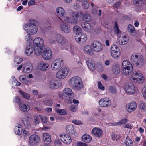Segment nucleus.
Wrapping results in <instances>:
<instances>
[{"mask_svg":"<svg viewBox=\"0 0 146 146\" xmlns=\"http://www.w3.org/2000/svg\"><path fill=\"white\" fill-rule=\"evenodd\" d=\"M133 67L130 65V67H123L122 72L123 75H129V80L135 83L140 84L143 82L144 78L143 74L139 71L133 73Z\"/></svg>","mask_w":146,"mask_h":146,"instance_id":"nucleus-1","label":"nucleus"},{"mask_svg":"<svg viewBox=\"0 0 146 146\" xmlns=\"http://www.w3.org/2000/svg\"><path fill=\"white\" fill-rule=\"evenodd\" d=\"M68 84L73 88L76 90H80L83 88L82 81L80 77L74 76L70 78Z\"/></svg>","mask_w":146,"mask_h":146,"instance_id":"nucleus-2","label":"nucleus"},{"mask_svg":"<svg viewBox=\"0 0 146 146\" xmlns=\"http://www.w3.org/2000/svg\"><path fill=\"white\" fill-rule=\"evenodd\" d=\"M33 42L35 54L37 56L40 55L43 50L44 44L43 40L41 38L37 37L34 40Z\"/></svg>","mask_w":146,"mask_h":146,"instance_id":"nucleus-3","label":"nucleus"},{"mask_svg":"<svg viewBox=\"0 0 146 146\" xmlns=\"http://www.w3.org/2000/svg\"><path fill=\"white\" fill-rule=\"evenodd\" d=\"M130 59L133 65L138 68L142 66L145 63L143 56L138 53L132 54L131 56Z\"/></svg>","mask_w":146,"mask_h":146,"instance_id":"nucleus-4","label":"nucleus"},{"mask_svg":"<svg viewBox=\"0 0 146 146\" xmlns=\"http://www.w3.org/2000/svg\"><path fill=\"white\" fill-rule=\"evenodd\" d=\"M35 21L33 19L29 21V24H25L24 26V29L29 35L35 34L37 31V28L35 25Z\"/></svg>","mask_w":146,"mask_h":146,"instance_id":"nucleus-5","label":"nucleus"},{"mask_svg":"<svg viewBox=\"0 0 146 146\" xmlns=\"http://www.w3.org/2000/svg\"><path fill=\"white\" fill-rule=\"evenodd\" d=\"M114 31L117 34V36L119 37V43L121 45H125L127 44L128 41V39L125 36L121 34V32L119 29L116 22H115Z\"/></svg>","mask_w":146,"mask_h":146,"instance_id":"nucleus-6","label":"nucleus"},{"mask_svg":"<svg viewBox=\"0 0 146 146\" xmlns=\"http://www.w3.org/2000/svg\"><path fill=\"white\" fill-rule=\"evenodd\" d=\"M71 15L72 17L71 18L68 17H64V19L66 22L70 23L71 25H74L76 24L77 23V19L79 17V14L75 12H71Z\"/></svg>","mask_w":146,"mask_h":146,"instance_id":"nucleus-7","label":"nucleus"},{"mask_svg":"<svg viewBox=\"0 0 146 146\" xmlns=\"http://www.w3.org/2000/svg\"><path fill=\"white\" fill-rule=\"evenodd\" d=\"M49 40L51 43L57 41L61 44H64L66 41V39L62 35L60 34H56L52 35Z\"/></svg>","mask_w":146,"mask_h":146,"instance_id":"nucleus-8","label":"nucleus"},{"mask_svg":"<svg viewBox=\"0 0 146 146\" xmlns=\"http://www.w3.org/2000/svg\"><path fill=\"white\" fill-rule=\"evenodd\" d=\"M69 71L68 68L66 67H64L57 72L56 77L59 79H64L67 76Z\"/></svg>","mask_w":146,"mask_h":146,"instance_id":"nucleus-9","label":"nucleus"},{"mask_svg":"<svg viewBox=\"0 0 146 146\" xmlns=\"http://www.w3.org/2000/svg\"><path fill=\"white\" fill-rule=\"evenodd\" d=\"M63 60L60 59H57L53 62L51 68L54 70H57L61 68L63 65Z\"/></svg>","mask_w":146,"mask_h":146,"instance_id":"nucleus-10","label":"nucleus"},{"mask_svg":"<svg viewBox=\"0 0 146 146\" xmlns=\"http://www.w3.org/2000/svg\"><path fill=\"white\" fill-rule=\"evenodd\" d=\"M40 141V137L37 135L34 134L31 135L29 138V144L31 145H34Z\"/></svg>","mask_w":146,"mask_h":146,"instance_id":"nucleus-11","label":"nucleus"},{"mask_svg":"<svg viewBox=\"0 0 146 146\" xmlns=\"http://www.w3.org/2000/svg\"><path fill=\"white\" fill-rule=\"evenodd\" d=\"M91 46L93 48L94 51L96 52H100L103 48L102 44L97 41L93 42L92 43Z\"/></svg>","mask_w":146,"mask_h":146,"instance_id":"nucleus-12","label":"nucleus"},{"mask_svg":"<svg viewBox=\"0 0 146 146\" xmlns=\"http://www.w3.org/2000/svg\"><path fill=\"white\" fill-rule=\"evenodd\" d=\"M111 104V101L106 97L101 98L99 101V106L101 107H108L110 106Z\"/></svg>","mask_w":146,"mask_h":146,"instance_id":"nucleus-13","label":"nucleus"},{"mask_svg":"<svg viewBox=\"0 0 146 146\" xmlns=\"http://www.w3.org/2000/svg\"><path fill=\"white\" fill-rule=\"evenodd\" d=\"M62 22L60 23L59 29L60 31L65 33H68L70 32L71 30L69 26L60 18Z\"/></svg>","mask_w":146,"mask_h":146,"instance_id":"nucleus-14","label":"nucleus"},{"mask_svg":"<svg viewBox=\"0 0 146 146\" xmlns=\"http://www.w3.org/2000/svg\"><path fill=\"white\" fill-rule=\"evenodd\" d=\"M125 88L126 91L127 93L132 94L135 92V86L131 83L129 82L126 83L125 85Z\"/></svg>","mask_w":146,"mask_h":146,"instance_id":"nucleus-15","label":"nucleus"},{"mask_svg":"<svg viewBox=\"0 0 146 146\" xmlns=\"http://www.w3.org/2000/svg\"><path fill=\"white\" fill-rule=\"evenodd\" d=\"M41 54L43 58L46 60L51 59L52 56V51L48 48L45 49L43 52H42Z\"/></svg>","mask_w":146,"mask_h":146,"instance_id":"nucleus-16","label":"nucleus"},{"mask_svg":"<svg viewBox=\"0 0 146 146\" xmlns=\"http://www.w3.org/2000/svg\"><path fill=\"white\" fill-rule=\"evenodd\" d=\"M50 88L52 89H56L58 88L60 85L59 81L54 79L50 80L48 83Z\"/></svg>","mask_w":146,"mask_h":146,"instance_id":"nucleus-17","label":"nucleus"},{"mask_svg":"<svg viewBox=\"0 0 146 146\" xmlns=\"http://www.w3.org/2000/svg\"><path fill=\"white\" fill-rule=\"evenodd\" d=\"M81 36L76 35L75 37L76 40L80 44H84L85 43L87 40L86 35L82 33Z\"/></svg>","mask_w":146,"mask_h":146,"instance_id":"nucleus-18","label":"nucleus"},{"mask_svg":"<svg viewBox=\"0 0 146 146\" xmlns=\"http://www.w3.org/2000/svg\"><path fill=\"white\" fill-rule=\"evenodd\" d=\"M137 106V103L135 102H132L126 105V109L129 112H131L135 110Z\"/></svg>","mask_w":146,"mask_h":146,"instance_id":"nucleus-19","label":"nucleus"},{"mask_svg":"<svg viewBox=\"0 0 146 146\" xmlns=\"http://www.w3.org/2000/svg\"><path fill=\"white\" fill-rule=\"evenodd\" d=\"M60 138L61 140L66 144H69L72 142L71 138L67 134L60 135Z\"/></svg>","mask_w":146,"mask_h":146,"instance_id":"nucleus-20","label":"nucleus"},{"mask_svg":"<svg viewBox=\"0 0 146 146\" xmlns=\"http://www.w3.org/2000/svg\"><path fill=\"white\" fill-rule=\"evenodd\" d=\"M43 139L44 142V146L49 145V144L51 142V139L50 135L47 133L43 134Z\"/></svg>","mask_w":146,"mask_h":146,"instance_id":"nucleus-21","label":"nucleus"},{"mask_svg":"<svg viewBox=\"0 0 146 146\" xmlns=\"http://www.w3.org/2000/svg\"><path fill=\"white\" fill-rule=\"evenodd\" d=\"M23 72L25 73H28L31 72L33 69L32 64L30 63L27 62L23 65Z\"/></svg>","mask_w":146,"mask_h":146,"instance_id":"nucleus-22","label":"nucleus"},{"mask_svg":"<svg viewBox=\"0 0 146 146\" xmlns=\"http://www.w3.org/2000/svg\"><path fill=\"white\" fill-rule=\"evenodd\" d=\"M73 92L70 88H65L62 92V96L65 97H68L70 98V96H72Z\"/></svg>","mask_w":146,"mask_h":146,"instance_id":"nucleus-23","label":"nucleus"},{"mask_svg":"<svg viewBox=\"0 0 146 146\" xmlns=\"http://www.w3.org/2000/svg\"><path fill=\"white\" fill-rule=\"evenodd\" d=\"M84 51L86 54L90 55H93L94 54V53L92 46L89 45L85 46L84 48Z\"/></svg>","mask_w":146,"mask_h":146,"instance_id":"nucleus-24","label":"nucleus"},{"mask_svg":"<svg viewBox=\"0 0 146 146\" xmlns=\"http://www.w3.org/2000/svg\"><path fill=\"white\" fill-rule=\"evenodd\" d=\"M92 132L96 137H99L102 135V130L101 129L96 127L94 128L92 130Z\"/></svg>","mask_w":146,"mask_h":146,"instance_id":"nucleus-25","label":"nucleus"},{"mask_svg":"<svg viewBox=\"0 0 146 146\" xmlns=\"http://www.w3.org/2000/svg\"><path fill=\"white\" fill-rule=\"evenodd\" d=\"M56 11L57 15L61 17H64L66 15V13L64 10L60 7H57L56 8Z\"/></svg>","mask_w":146,"mask_h":146,"instance_id":"nucleus-26","label":"nucleus"},{"mask_svg":"<svg viewBox=\"0 0 146 146\" xmlns=\"http://www.w3.org/2000/svg\"><path fill=\"white\" fill-rule=\"evenodd\" d=\"M138 108L139 110L142 111H146V103L141 101L138 105Z\"/></svg>","mask_w":146,"mask_h":146,"instance_id":"nucleus-27","label":"nucleus"},{"mask_svg":"<svg viewBox=\"0 0 146 146\" xmlns=\"http://www.w3.org/2000/svg\"><path fill=\"white\" fill-rule=\"evenodd\" d=\"M34 48L31 45H27L26 47L25 53L27 55L30 56L33 52Z\"/></svg>","mask_w":146,"mask_h":146,"instance_id":"nucleus-28","label":"nucleus"},{"mask_svg":"<svg viewBox=\"0 0 146 146\" xmlns=\"http://www.w3.org/2000/svg\"><path fill=\"white\" fill-rule=\"evenodd\" d=\"M82 139L83 141L86 143H89L91 141L92 138L90 135L85 134L82 136Z\"/></svg>","mask_w":146,"mask_h":146,"instance_id":"nucleus-29","label":"nucleus"},{"mask_svg":"<svg viewBox=\"0 0 146 146\" xmlns=\"http://www.w3.org/2000/svg\"><path fill=\"white\" fill-rule=\"evenodd\" d=\"M80 15L83 17V19L85 21L89 22L90 21L91 19V17L90 15L88 13H85L84 15L82 12H80Z\"/></svg>","mask_w":146,"mask_h":146,"instance_id":"nucleus-30","label":"nucleus"},{"mask_svg":"<svg viewBox=\"0 0 146 146\" xmlns=\"http://www.w3.org/2000/svg\"><path fill=\"white\" fill-rule=\"evenodd\" d=\"M38 67L40 69L42 70H46L48 69L49 65L48 63L42 62L39 64Z\"/></svg>","mask_w":146,"mask_h":146,"instance_id":"nucleus-31","label":"nucleus"},{"mask_svg":"<svg viewBox=\"0 0 146 146\" xmlns=\"http://www.w3.org/2000/svg\"><path fill=\"white\" fill-rule=\"evenodd\" d=\"M73 29L74 32L77 35H78L82 33V29L80 27L76 25L74 26L73 28Z\"/></svg>","mask_w":146,"mask_h":146,"instance_id":"nucleus-32","label":"nucleus"},{"mask_svg":"<svg viewBox=\"0 0 146 146\" xmlns=\"http://www.w3.org/2000/svg\"><path fill=\"white\" fill-rule=\"evenodd\" d=\"M14 131L15 134L18 135H21L22 133L21 126L19 124L17 125L14 129Z\"/></svg>","mask_w":146,"mask_h":146,"instance_id":"nucleus-33","label":"nucleus"},{"mask_svg":"<svg viewBox=\"0 0 146 146\" xmlns=\"http://www.w3.org/2000/svg\"><path fill=\"white\" fill-rule=\"evenodd\" d=\"M21 121L23 123L25 127L27 128L30 127V123L28 120L25 118H23L21 119Z\"/></svg>","mask_w":146,"mask_h":146,"instance_id":"nucleus-34","label":"nucleus"},{"mask_svg":"<svg viewBox=\"0 0 146 146\" xmlns=\"http://www.w3.org/2000/svg\"><path fill=\"white\" fill-rule=\"evenodd\" d=\"M74 128L73 125H70L67 126L66 127V132L69 134H73L74 132Z\"/></svg>","mask_w":146,"mask_h":146,"instance_id":"nucleus-35","label":"nucleus"},{"mask_svg":"<svg viewBox=\"0 0 146 146\" xmlns=\"http://www.w3.org/2000/svg\"><path fill=\"white\" fill-rule=\"evenodd\" d=\"M19 108L21 111L23 112L28 111L30 109L29 106L25 104L21 105L19 106Z\"/></svg>","mask_w":146,"mask_h":146,"instance_id":"nucleus-36","label":"nucleus"},{"mask_svg":"<svg viewBox=\"0 0 146 146\" xmlns=\"http://www.w3.org/2000/svg\"><path fill=\"white\" fill-rule=\"evenodd\" d=\"M133 2L135 5L141 6L144 4L145 2V0H133Z\"/></svg>","mask_w":146,"mask_h":146,"instance_id":"nucleus-37","label":"nucleus"},{"mask_svg":"<svg viewBox=\"0 0 146 146\" xmlns=\"http://www.w3.org/2000/svg\"><path fill=\"white\" fill-rule=\"evenodd\" d=\"M56 111L58 114L60 115H65L67 114L66 110L57 108L56 109Z\"/></svg>","mask_w":146,"mask_h":146,"instance_id":"nucleus-38","label":"nucleus"},{"mask_svg":"<svg viewBox=\"0 0 146 146\" xmlns=\"http://www.w3.org/2000/svg\"><path fill=\"white\" fill-rule=\"evenodd\" d=\"M126 146H133V143L132 140L127 136L124 142Z\"/></svg>","mask_w":146,"mask_h":146,"instance_id":"nucleus-39","label":"nucleus"},{"mask_svg":"<svg viewBox=\"0 0 146 146\" xmlns=\"http://www.w3.org/2000/svg\"><path fill=\"white\" fill-rule=\"evenodd\" d=\"M81 26L83 29L85 31H87L88 27L91 29V25L89 23L84 22H82L81 23Z\"/></svg>","mask_w":146,"mask_h":146,"instance_id":"nucleus-40","label":"nucleus"},{"mask_svg":"<svg viewBox=\"0 0 146 146\" xmlns=\"http://www.w3.org/2000/svg\"><path fill=\"white\" fill-rule=\"evenodd\" d=\"M120 52L119 48L115 44H113L111 47V52L114 53L115 52Z\"/></svg>","mask_w":146,"mask_h":146,"instance_id":"nucleus-41","label":"nucleus"},{"mask_svg":"<svg viewBox=\"0 0 146 146\" xmlns=\"http://www.w3.org/2000/svg\"><path fill=\"white\" fill-rule=\"evenodd\" d=\"M87 64L88 68L91 69L94 68L95 64L93 60H88L87 61Z\"/></svg>","mask_w":146,"mask_h":146,"instance_id":"nucleus-42","label":"nucleus"},{"mask_svg":"<svg viewBox=\"0 0 146 146\" xmlns=\"http://www.w3.org/2000/svg\"><path fill=\"white\" fill-rule=\"evenodd\" d=\"M113 71L115 74H119L120 72L119 65L116 64L113 66Z\"/></svg>","mask_w":146,"mask_h":146,"instance_id":"nucleus-43","label":"nucleus"},{"mask_svg":"<svg viewBox=\"0 0 146 146\" xmlns=\"http://www.w3.org/2000/svg\"><path fill=\"white\" fill-rule=\"evenodd\" d=\"M23 61L22 59L18 57H17L14 59V63L15 65L18 66Z\"/></svg>","mask_w":146,"mask_h":146,"instance_id":"nucleus-44","label":"nucleus"},{"mask_svg":"<svg viewBox=\"0 0 146 146\" xmlns=\"http://www.w3.org/2000/svg\"><path fill=\"white\" fill-rule=\"evenodd\" d=\"M109 92L111 93L115 94L117 92V90L115 87L112 86H110L109 88Z\"/></svg>","mask_w":146,"mask_h":146,"instance_id":"nucleus-45","label":"nucleus"},{"mask_svg":"<svg viewBox=\"0 0 146 146\" xmlns=\"http://www.w3.org/2000/svg\"><path fill=\"white\" fill-rule=\"evenodd\" d=\"M19 92L22 95L24 98L26 99H28L30 97V96L29 94L24 92L22 91L21 90H19Z\"/></svg>","mask_w":146,"mask_h":146,"instance_id":"nucleus-46","label":"nucleus"},{"mask_svg":"<svg viewBox=\"0 0 146 146\" xmlns=\"http://www.w3.org/2000/svg\"><path fill=\"white\" fill-rule=\"evenodd\" d=\"M82 1V5L84 8L86 9L89 7V5L86 0H83Z\"/></svg>","mask_w":146,"mask_h":146,"instance_id":"nucleus-47","label":"nucleus"},{"mask_svg":"<svg viewBox=\"0 0 146 146\" xmlns=\"http://www.w3.org/2000/svg\"><path fill=\"white\" fill-rule=\"evenodd\" d=\"M111 52L112 56L115 59L117 58L120 55V52H115L114 53H112V52Z\"/></svg>","mask_w":146,"mask_h":146,"instance_id":"nucleus-48","label":"nucleus"},{"mask_svg":"<svg viewBox=\"0 0 146 146\" xmlns=\"http://www.w3.org/2000/svg\"><path fill=\"white\" fill-rule=\"evenodd\" d=\"M130 65H131L130 64V62L127 60H124L122 64L123 68L124 67H130Z\"/></svg>","mask_w":146,"mask_h":146,"instance_id":"nucleus-49","label":"nucleus"},{"mask_svg":"<svg viewBox=\"0 0 146 146\" xmlns=\"http://www.w3.org/2000/svg\"><path fill=\"white\" fill-rule=\"evenodd\" d=\"M42 121L44 123H46L48 121V119L46 117L41 115L39 116Z\"/></svg>","mask_w":146,"mask_h":146,"instance_id":"nucleus-50","label":"nucleus"},{"mask_svg":"<svg viewBox=\"0 0 146 146\" xmlns=\"http://www.w3.org/2000/svg\"><path fill=\"white\" fill-rule=\"evenodd\" d=\"M123 127L124 128H127L129 129H132L133 126L131 124L129 123L126 124L125 125L123 126Z\"/></svg>","mask_w":146,"mask_h":146,"instance_id":"nucleus-51","label":"nucleus"},{"mask_svg":"<svg viewBox=\"0 0 146 146\" xmlns=\"http://www.w3.org/2000/svg\"><path fill=\"white\" fill-rule=\"evenodd\" d=\"M72 122L76 125H80L83 124L82 123L80 120H74L72 121Z\"/></svg>","mask_w":146,"mask_h":146,"instance_id":"nucleus-52","label":"nucleus"},{"mask_svg":"<svg viewBox=\"0 0 146 146\" xmlns=\"http://www.w3.org/2000/svg\"><path fill=\"white\" fill-rule=\"evenodd\" d=\"M98 86L99 89H101L102 90H104L105 89V87L103 86L100 82H99Z\"/></svg>","mask_w":146,"mask_h":146,"instance_id":"nucleus-53","label":"nucleus"},{"mask_svg":"<svg viewBox=\"0 0 146 146\" xmlns=\"http://www.w3.org/2000/svg\"><path fill=\"white\" fill-rule=\"evenodd\" d=\"M71 110L73 112H75L77 110V108L75 105H72L70 107Z\"/></svg>","mask_w":146,"mask_h":146,"instance_id":"nucleus-54","label":"nucleus"},{"mask_svg":"<svg viewBox=\"0 0 146 146\" xmlns=\"http://www.w3.org/2000/svg\"><path fill=\"white\" fill-rule=\"evenodd\" d=\"M14 102L16 103L19 104L20 103V100L19 98L16 96L14 99Z\"/></svg>","mask_w":146,"mask_h":146,"instance_id":"nucleus-55","label":"nucleus"},{"mask_svg":"<svg viewBox=\"0 0 146 146\" xmlns=\"http://www.w3.org/2000/svg\"><path fill=\"white\" fill-rule=\"evenodd\" d=\"M127 121V119H124L121 120L119 122V125H121L123 124H124Z\"/></svg>","mask_w":146,"mask_h":146,"instance_id":"nucleus-56","label":"nucleus"},{"mask_svg":"<svg viewBox=\"0 0 146 146\" xmlns=\"http://www.w3.org/2000/svg\"><path fill=\"white\" fill-rule=\"evenodd\" d=\"M34 122L35 124H38L39 122V119L38 117L37 116H35L34 117Z\"/></svg>","mask_w":146,"mask_h":146,"instance_id":"nucleus-57","label":"nucleus"},{"mask_svg":"<svg viewBox=\"0 0 146 146\" xmlns=\"http://www.w3.org/2000/svg\"><path fill=\"white\" fill-rule=\"evenodd\" d=\"M19 79L20 81L23 83L26 84V80L22 76H21L19 77Z\"/></svg>","mask_w":146,"mask_h":146,"instance_id":"nucleus-58","label":"nucleus"},{"mask_svg":"<svg viewBox=\"0 0 146 146\" xmlns=\"http://www.w3.org/2000/svg\"><path fill=\"white\" fill-rule=\"evenodd\" d=\"M142 94L144 98L146 100V87L143 90Z\"/></svg>","mask_w":146,"mask_h":146,"instance_id":"nucleus-59","label":"nucleus"},{"mask_svg":"<svg viewBox=\"0 0 146 146\" xmlns=\"http://www.w3.org/2000/svg\"><path fill=\"white\" fill-rule=\"evenodd\" d=\"M35 1L34 0H30L28 3V5H31L35 4Z\"/></svg>","mask_w":146,"mask_h":146,"instance_id":"nucleus-60","label":"nucleus"},{"mask_svg":"<svg viewBox=\"0 0 146 146\" xmlns=\"http://www.w3.org/2000/svg\"><path fill=\"white\" fill-rule=\"evenodd\" d=\"M77 145L78 146H86L87 145L86 144L81 142H78Z\"/></svg>","mask_w":146,"mask_h":146,"instance_id":"nucleus-61","label":"nucleus"},{"mask_svg":"<svg viewBox=\"0 0 146 146\" xmlns=\"http://www.w3.org/2000/svg\"><path fill=\"white\" fill-rule=\"evenodd\" d=\"M121 5V3L120 2H118L115 3L114 5V7H118L120 6Z\"/></svg>","mask_w":146,"mask_h":146,"instance_id":"nucleus-62","label":"nucleus"},{"mask_svg":"<svg viewBox=\"0 0 146 146\" xmlns=\"http://www.w3.org/2000/svg\"><path fill=\"white\" fill-rule=\"evenodd\" d=\"M112 138L113 140H117V135L115 134H113L112 135Z\"/></svg>","mask_w":146,"mask_h":146,"instance_id":"nucleus-63","label":"nucleus"},{"mask_svg":"<svg viewBox=\"0 0 146 146\" xmlns=\"http://www.w3.org/2000/svg\"><path fill=\"white\" fill-rule=\"evenodd\" d=\"M45 110L48 112H50L52 111V108H48L45 109Z\"/></svg>","mask_w":146,"mask_h":146,"instance_id":"nucleus-64","label":"nucleus"}]
</instances>
